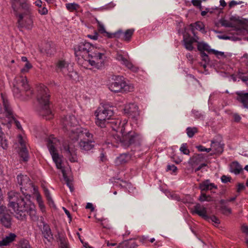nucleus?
I'll return each mask as SVG.
<instances>
[{"mask_svg": "<svg viewBox=\"0 0 248 248\" xmlns=\"http://www.w3.org/2000/svg\"><path fill=\"white\" fill-rule=\"evenodd\" d=\"M17 181L24 197L17 192H9V207L14 210L15 217L19 220L25 219L27 215L29 214L31 219L36 220L37 217L36 216L35 205L31 201L30 198L31 194L37 192V189L32 184L29 177L26 175H18Z\"/></svg>", "mask_w": 248, "mask_h": 248, "instance_id": "f257e3e1", "label": "nucleus"}, {"mask_svg": "<svg viewBox=\"0 0 248 248\" xmlns=\"http://www.w3.org/2000/svg\"><path fill=\"white\" fill-rule=\"evenodd\" d=\"M75 55L81 56L93 66L100 69L104 65L106 56L103 50L93 46L89 42H80L74 47Z\"/></svg>", "mask_w": 248, "mask_h": 248, "instance_id": "f03ea898", "label": "nucleus"}, {"mask_svg": "<svg viewBox=\"0 0 248 248\" xmlns=\"http://www.w3.org/2000/svg\"><path fill=\"white\" fill-rule=\"evenodd\" d=\"M61 124L65 132H67L71 140H89L93 135L89 131L82 127H76L78 122L73 115H64L62 117Z\"/></svg>", "mask_w": 248, "mask_h": 248, "instance_id": "7ed1b4c3", "label": "nucleus"}, {"mask_svg": "<svg viewBox=\"0 0 248 248\" xmlns=\"http://www.w3.org/2000/svg\"><path fill=\"white\" fill-rule=\"evenodd\" d=\"M48 89L44 85L37 87V99L39 104V113L46 120H50L54 117L50 108V95L48 93Z\"/></svg>", "mask_w": 248, "mask_h": 248, "instance_id": "20e7f679", "label": "nucleus"}, {"mask_svg": "<svg viewBox=\"0 0 248 248\" xmlns=\"http://www.w3.org/2000/svg\"><path fill=\"white\" fill-rule=\"evenodd\" d=\"M14 12L17 19V27L20 30L23 28L30 30L32 28L33 24L30 6L20 9L18 11Z\"/></svg>", "mask_w": 248, "mask_h": 248, "instance_id": "39448f33", "label": "nucleus"}, {"mask_svg": "<svg viewBox=\"0 0 248 248\" xmlns=\"http://www.w3.org/2000/svg\"><path fill=\"white\" fill-rule=\"evenodd\" d=\"M13 91L14 95L17 98L24 95L30 97L32 94V91L25 77H19L15 79Z\"/></svg>", "mask_w": 248, "mask_h": 248, "instance_id": "423d86ee", "label": "nucleus"}, {"mask_svg": "<svg viewBox=\"0 0 248 248\" xmlns=\"http://www.w3.org/2000/svg\"><path fill=\"white\" fill-rule=\"evenodd\" d=\"M95 113L97 117L96 124L101 128L106 127V124L108 122V120L110 119L114 114L111 107L99 108L96 110Z\"/></svg>", "mask_w": 248, "mask_h": 248, "instance_id": "0eeeda50", "label": "nucleus"}, {"mask_svg": "<svg viewBox=\"0 0 248 248\" xmlns=\"http://www.w3.org/2000/svg\"><path fill=\"white\" fill-rule=\"evenodd\" d=\"M95 113L97 117L96 124L101 128L106 127V124L108 122V120L110 119L114 114L111 107L99 108L96 110Z\"/></svg>", "mask_w": 248, "mask_h": 248, "instance_id": "6e6552de", "label": "nucleus"}, {"mask_svg": "<svg viewBox=\"0 0 248 248\" xmlns=\"http://www.w3.org/2000/svg\"><path fill=\"white\" fill-rule=\"evenodd\" d=\"M109 90L113 92H131L133 91V85L127 84L123 79V77H116L114 81L108 86Z\"/></svg>", "mask_w": 248, "mask_h": 248, "instance_id": "1a4fd4ad", "label": "nucleus"}, {"mask_svg": "<svg viewBox=\"0 0 248 248\" xmlns=\"http://www.w3.org/2000/svg\"><path fill=\"white\" fill-rule=\"evenodd\" d=\"M62 151L71 162H77L78 158L76 149L74 142L65 140L62 143Z\"/></svg>", "mask_w": 248, "mask_h": 248, "instance_id": "9d476101", "label": "nucleus"}, {"mask_svg": "<svg viewBox=\"0 0 248 248\" xmlns=\"http://www.w3.org/2000/svg\"><path fill=\"white\" fill-rule=\"evenodd\" d=\"M36 216L37 217V219L36 221H38L37 223L38 226L39 228H41V231L44 237L47 239L48 241H50L53 239V235L49 225L45 222L43 217H41L39 218L38 216L36 215ZM32 220L34 221V220ZM34 221H35V220H34Z\"/></svg>", "mask_w": 248, "mask_h": 248, "instance_id": "9b49d317", "label": "nucleus"}, {"mask_svg": "<svg viewBox=\"0 0 248 248\" xmlns=\"http://www.w3.org/2000/svg\"><path fill=\"white\" fill-rule=\"evenodd\" d=\"M3 103L4 106V111L5 113V116L7 118H8L9 121L8 123H12V121L14 122V123L15 124L16 127L18 129L22 130V127L21 125L19 123V121L16 120V119L15 118L13 111L9 106L8 102L7 100H5L3 99Z\"/></svg>", "mask_w": 248, "mask_h": 248, "instance_id": "f8f14e48", "label": "nucleus"}, {"mask_svg": "<svg viewBox=\"0 0 248 248\" xmlns=\"http://www.w3.org/2000/svg\"><path fill=\"white\" fill-rule=\"evenodd\" d=\"M47 146L49 152L52 155V159L56 164L57 168L59 169H61L62 170H64L62 168L61 160L59 158V155L54 145L53 140H48V142L47 143Z\"/></svg>", "mask_w": 248, "mask_h": 248, "instance_id": "ddd939ff", "label": "nucleus"}, {"mask_svg": "<svg viewBox=\"0 0 248 248\" xmlns=\"http://www.w3.org/2000/svg\"><path fill=\"white\" fill-rule=\"evenodd\" d=\"M138 106L134 103H130L126 105L124 108L125 113L127 114L129 117L133 119H137L140 113Z\"/></svg>", "mask_w": 248, "mask_h": 248, "instance_id": "4468645a", "label": "nucleus"}, {"mask_svg": "<svg viewBox=\"0 0 248 248\" xmlns=\"http://www.w3.org/2000/svg\"><path fill=\"white\" fill-rule=\"evenodd\" d=\"M11 220L9 211L6 208L0 211V222L3 226L9 228L11 225Z\"/></svg>", "mask_w": 248, "mask_h": 248, "instance_id": "2eb2a0df", "label": "nucleus"}, {"mask_svg": "<svg viewBox=\"0 0 248 248\" xmlns=\"http://www.w3.org/2000/svg\"><path fill=\"white\" fill-rule=\"evenodd\" d=\"M97 29L99 32L102 34H105L104 35L108 38H112L113 37L120 38L121 35L122 33V31L120 30L114 33H110L106 31L104 25L98 20H97Z\"/></svg>", "mask_w": 248, "mask_h": 248, "instance_id": "dca6fc26", "label": "nucleus"}, {"mask_svg": "<svg viewBox=\"0 0 248 248\" xmlns=\"http://www.w3.org/2000/svg\"><path fill=\"white\" fill-rule=\"evenodd\" d=\"M124 126L123 124L121 130L124 140H139L142 138L140 134L135 131L125 132Z\"/></svg>", "mask_w": 248, "mask_h": 248, "instance_id": "f3484780", "label": "nucleus"}, {"mask_svg": "<svg viewBox=\"0 0 248 248\" xmlns=\"http://www.w3.org/2000/svg\"><path fill=\"white\" fill-rule=\"evenodd\" d=\"M117 60L122 62V63L131 71L133 72H137L138 71L139 68L135 65H133L131 62L125 58L123 55L118 54L117 55Z\"/></svg>", "mask_w": 248, "mask_h": 248, "instance_id": "a211bd4d", "label": "nucleus"}, {"mask_svg": "<svg viewBox=\"0 0 248 248\" xmlns=\"http://www.w3.org/2000/svg\"><path fill=\"white\" fill-rule=\"evenodd\" d=\"M12 7L14 11L30 6L27 0H11Z\"/></svg>", "mask_w": 248, "mask_h": 248, "instance_id": "6ab92c4d", "label": "nucleus"}, {"mask_svg": "<svg viewBox=\"0 0 248 248\" xmlns=\"http://www.w3.org/2000/svg\"><path fill=\"white\" fill-rule=\"evenodd\" d=\"M183 42L185 48L189 51H191L194 48L192 44L194 42H198V40L191 37L189 34H186L184 35Z\"/></svg>", "mask_w": 248, "mask_h": 248, "instance_id": "aec40b11", "label": "nucleus"}, {"mask_svg": "<svg viewBox=\"0 0 248 248\" xmlns=\"http://www.w3.org/2000/svg\"><path fill=\"white\" fill-rule=\"evenodd\" d=\"M20 151L19 155L24 161H27L29 159L28 151L26 146L25 140H19Z\"/></svg>", "mask_w": 248, "mask_h": 248, "instance_id": "412c9836", "label": "nucleus"}, {"mask_svg": "<svg viewBox=\"0 0 248 248\" xmlns=\"http://www.w3.org/2000/svg\"><path fill=\"white\" fill-rule=\"evenodd\" d=\"M69 68V64L64 60H59L56 63V71L58 72H62L63 75L67 74V72H68Z\"/></svg>", "mask_w": 248, "mask_h": 248, "instance_id": "4be33fe9", "label": "nucleus"}, {"mask_svg": "<svg viewBox=\"0 0 248 248\" xmlns=\"http://www.w3.org/2000/svg\"><path fill=\"white\" fill-rule=\"evenodd\" d=\"M236 94L237 100L242 104L244 108H248V93L238 92Z\"/></svg>", "mask_w": 248, "mask_h": 248, "instance_id": "5701e85b", "label": "nucleus"}, {"mask_svg": "<svg viewBox=\"0 0 248 248\" xmlns=\"http://www.w3.org/2000/svg\"><path fill=\"white\" fill-rule=\"evenodd\" d=\"M204 160V155L203 154H197L191 157L188 163L189 165L192 166H195L202 164Z\"/></svg>", "mask_w": 248, "mask_h": 248, "instance_id": "b1692460", "label": "nucleus"}, {"mask_svg": "<svg viewBox=\"0 0 248 248\" xmlns=\"http://www.w3.org/2000/svg\"><path fill=\"white\" fill-rule=\"evenodd\" d=\"M16 237V235L14 233H9L0 241V247L9 245L10 243L15 240Z\"/></svg>", "mask_w": 248, "mask_h": 248, "instance_id": "393cba45", "label": "nucleus"}, {"mask_svg": "<svg viewBox=\"0 0 248 248\" xmlns=\"http://www.w3.org/2000/svg\"><path fill=\"white\" fill-rule=\"evenodd\" d=\"M213 188H217V187L214 184L210 183L209 180L204 181L199 185V188L201 189V192L212 190Z\"/></svg>", "mask_w": 248, "mask_h": 248, "instance_id": "a878e982", "label": "nucleus"}, {"mask_svg": "<svg viewBox=\"0 0 248 248\" xmlns=\"http://www.w3.org/2000/svg\"><path fill=\"white\" fill-rule=\"evenodd\" d=\"M94 140H80L79 145L82 150L88 151L94 146Z\"/></svg>", "mask_w": 248, "mask_h": 248, "instance_id": "bb28decb", "label": "nucleus"}, {"mask_svg": "<svg viewBox=\"0 0 248 248\" xmlns=\"http://www.w3.org/2000/svg\"><path fill=\"white\" fill-rule=\"evenodd\" d=\"M57 239L60 248H69L67 240L63 235L58 233Z\"/></svg>", "mask_w": 248, "mask_h": 248, "instance_id": "cd10ccee", "label": "nucleus"}, {"mask_svg": "<svg viewBox=\"0 0 248 248\" xmlns=\"http://www.w3.org/2000/svg\"><path fill=\"white\" fill-rule=\"evenodd\" d=\"M129 159L130 157L128 154H122L116 158L115 163L116 165L119 166L126 163L128 162Z\"/></svg>", "mask_w": 248, "mask_h": 248, "instance_id": "c85d7f7f", "label": "nucleus"}, {"mask_svg": "<svg viewBox=\"0 0 248 248\" xmlns=\"http://www.w3.org/2000/svg\"><path fill=\"white\" fill-rule=\"evenodd\" d=\"M134 30L133 29H128L122 33L121 35V38L122 40L126 41L129 42L131 40V37L134 33Z\"/></svg>", "mask_w": 248, "mask_h": 248, "instance_id": "c756f323", "label": "nucleus"}, {"mask_svg": "<svg viewBox=\"0 0 248 248\" xmlns=\"http://www.w3.org/2000/svg\"><path fill=\"white\" fill-rule=\"evenodd\" d=\"M204 24L202 22H197L195 24H191L190 25V30L194 35H195V30H199L202 32H205Z\"/></svg>", "mask_w": 248, "mask_h": 248, "instance_id": "7c9ffc66", "label": "nucleus"}, {"mask_svg": "<svg viewBox=\"0 0 248 248\" xmlns=\"http://www.w3.org/2000/svg\"><path fill=\"white\" fill-rule=\"evenodd\" d=\"M197 48L198 50L200 52L207 51L208 53H211L212 49L210 48V46L206 43L203 42H197Z\"/></svg>", "mask_w": 248, "mask_h": 248, "instance_id": "2f4dec72", "label": "nucleus"}, {"mask_svg": "<svg viewBox=\"0 0 248 248\" xmlns=\"http://www.w3.org/2000/svg\"><path fill=\"white\" fill-rule=\"evenodd\" d=\"M121 124V121L119 120H112L110 122H108L106 124V127H110L113 130L116 131L119 129Z\"/></svg>", "mask_w": 248, "mask_h": 248, "instance_id": "473e14b6", "label": "nucleus"}, {"mask_svg": "<svg viewBox=\"0 0 248 248\" xmlns=\"http://www.w3.org/2000/svg\"><path fill=\"white\" fill-rule=\"evenodd\" d=\"M242 167L237 162H233L230 165V170L235 174H238L242 170Z\"/></svg>", "mask_w": 248, "mask_h": 248, "instance_id": "72a5a7b5", "label": "nucleus"}, {"mask_svg": "<svg viewBox=\"0 0 248 248\" xmlns=\"http://www.w3.org/2000/svg\"><path fill=\"white\" fill-rule=\"evenodd\" d=\"M223 144H221L218 140H212L211 147L217 152L221 153L223 151Z\"/></svg>", "mask_w": 248, "mask_h": 248, "instance_id": "f704fd0d", "label": "nucleus"}, {"mask_svg": "<svg viewBox=\"0 0 248 248\" xmlns=\"http://www.w3.org/2000/svg\"><path fill=\"white\" fill-rule=\"evenodd\" d=\"M17 248H32L29 242L26 239L21 240L18 245Z\"/></svg>", "mask_w": 248, "mask_h": 248, "instance_id": "c9c22d12", "label": "nucleus"}, {"mask_svg": "<svg viewBox=\"0 0 248 248\" xmlns=\"http://www.w3.org/2000/svg\"><path fill=\"white\" fill-rule=\"evenodd\" d=\"M186 133L189 138L193 137L194 135L198 132V128L196 127H188L186 129Z\"/></svg>", "mask_w": 248, "mask_h": 248, "instance_id": "e433bc0d", "label": "nucleus"}, {"mask_svg": "<svg viewBox=\"0 0 248 248\" xmlns=\"http://www.w3.org/2000/svg\"><path fill=\"white\" fill-rule=\"evenodd\" d=\"M67 76V77L71 79L76 80L78 78V75L76 71L73 70V68H69L67 74H64Z\"/></svg>", "mask_w": 248, "mask_h": 248, "instance_id": "4c0bfd02", "label": "nucleus"}, {"mask_svg": "<svg viewBox=\"0 0 248 248\" xmlns=\"http://www.w3.org/2000/svg\"><path fill=\"white\" fill-rule=\"evenodd\" d=\"M62 173L63 175V177L64 181L67 184V186L69 187V189L71 192L73 191V186H72V184L70 180V179L67 176L65 171L64 170H62Z\"/></svg>", "mask_w": 248, "mask_h": 248, "instance_id": "58836bf2", "label": "nucleus"}, {"mask_svg": "<svg viewBox=\"0 0 248 248\" xmlns=\"http://www.w3.org/2000/svg\"><path fill=\"white\" fill-rule=\"evenodd\" d=\"M66 7L71 12L77 10L79 8V5L75 3H67L66 4Z\"/></svg>", "mask_w": 248, "mask_h": 248, "instance_id": "ea45409f", "label": "nucleus"}, {"mask_svg": "<svg viewBox=\"0 0 248 248\" xmlns=\"http://www.w3.org/2000/svg\"><path fill=\"white\" fill-rule=\"evenodd\" d=\"M132 239L124 241L125 246L128 248H137L138 245L135 242H130Z\"/></svg>", "mask_w": 248, "mask_h": 248, "instance_id": "a19ab883", "label": "nucleus"}, {"mask_svg": "<svg viewBox=\"0 0 248 248\" xmlns=\"http://www.w3.org/2000/svg\"><path fill=\"white\" fill-rule=\"evenodd\" d=\"M192 113L194 115V117L196 119H199L200 120H203V114L200 112L198 110L193 109L192 111Z\"/></svg>", "mask_w": 248, "mask_h": 248, "instance_id": "79ce46f5", "label": "nucleus"}, {"mask_svg": "<svg viewBox=\"0 0 248 248\" xmlns=\"http://www.w3.org/2000/svg\"><path fill=\"white\" fill-rule=\"evenodd\" d=\"M205 220L209 222L211 221L214 222L216 224H218L220 223L219 219L215 216H212L211 217L207 216V218H206Z\"/></svg>", "mask_w": 248, "mask_h": 248, "instance_id": "37998d69", "label": "nucleus"}, {"mask_svg": "<svg viewBox=\"0 0 248 248\" xmlns=\"http://www.w3.org/2000/svg\"><path fill=\"white\" fill-rule=\"evenodd\" d=\"M44 191L45 196H46L48 202H49V204H50L51 203L53 204V202L52 199L50 196V194L49 190L46 188L44 187Z\"/></svg>", "mask_w": 248, "mask_h": 248, "instance_id": "c03bdc74", "label": "nucleus"}, {"mask_svg": "<svg viewBox=\"0 0 248 248\" xmlns=\"http://www.w3.org/2000/svg\"><path fill=\"white\" fill-rule=\"evenodd\" d=\"M200 217H202L203 218L205 219L206 218H207V215L206 214V209L205 207L202 208L200 211L196 213Z\"/></svg>", "mask_w": 248, "mask_h": 248, "instance_id": "a18cd8bd", "label": "nucleus"}, {"mask_svg": "<svg viewBox=\"0 0 248 248\" xmlns=\"http://www.w3.org/2000/svg\"><path fill=\"white\" fill-rule=\"evenodd\" d=\"M180 150L185 155H188L190 153L186 144H183L180 148Z\"/></svg>", "mask_w": 248, "mask_h": 248, "instance_id": "49530a36", "label": "nucleus"}, {"mask_svg": "<svg viewBox=\"0 0 248 248\" xmlns=\"http://www.w3.org/2000/svg\"><path fill=\"white\" fill-rule=\"evenodd\" d=\"M119 144L122 147L126 148L132 143V140H119Z\"/></svg>", "mask_w": 248, "mask_h": 248, "instance_id": "de8ad7c7", "label": "nucleus"}, {"mask_svg": "<svg viewBox=\"0 0 248 248\" xmlns=\"http://www.w3.org/2000/svg\"><path fill=\"white\" fill-rule=\"evenodd\" d=\"M200 55L202 58V60L205 63L209 62V58L208 55L204 52H200Z\"/></svg>", "mask_w": 248, "mask_h": 248, "instance_id": "09e8293b", "label": "nucleus"}, {"mask_svg": "<svg viewBox=\"0 0 248 248\" xmlns=\"http://www.w3.org/2000/svg\"><path fill=\"white\" fill-rule=\"evenodd\" d=\"M32 65L31 63H30L29 62H27L25 63L24 67L21 70V72H27L28 71L29 69L31 68Z\"/></svg>", "mask_w": 248, "mask_h": 248, "instance_id": "8fccbe9b", "label": "nucleus"}, {"mask_svg": "<svg viewBox=\"0 0 248 248\" xmlns=\"http://www.w3.org/2000/svg\"><path fill=\"white\" fill-rule=\"evenodd\" d=\"M199 200L201 202H204V201L210 202V201H212V200L207 199V195L203 192H201V194L199 198Z\"/></svg>", "mask_w": 248, "mask_h": 248, "instance_id": "3c124183", "label": "nucleus"}, {"mask_svg": "<svg viewBox=\"0 0 248 248\" xmlns=\"http://www.w3.org/2000/svg\"><path fill=\"white\" fill-rule=\"evenodd\" d=\"M197 148L198 151L200 152H206L207 153H209L211 150V149L210 148H206L202 145L198 146H197Z\"/></svg>", "mask_w": 248, "mask_h": 248, "instance_id": "603ef678", "label": "nucleus"}, {"mask_svg": "<svg viewBox=\"0 0 248 248\" xmlns=\"http://www.w3.org/2000/svg\"><path fill=\"white\" fill-rule=\"evenodd\" d=\"M97 219L98 221L101 222V225L103 228H107V229L110 228L109 225H108V224L105 225V223L103 222L104 221H106V220H107L106 218H97Z\"/></svg>", "mask_w": 248, "mask_h": 248, "instance_id": "864d4df0", "label": "nucleus"}, {"mask_svg": "<svg viewBox=\"0 0 248 248\" xmlns=\"http://www.w3.org/2000/svg\"><path fill=\"white\" fill-rule=\"evenodd\" d=\"M243 3L242 1H239L238 2L235 1V0H232L229 3V6L230 8H232V7L237 5V4H240L241 3Z\"/></svg>", "mask_w": 248, "mask_h": 248, "instance_id": "5fc2aeb1", "label": "nucleus"}, {"mask_svg": "<svg viewBox=\"0 0 248 248\" xmlns=\"http://www.w3.org/2000/svg\"><path fill=\"white\" fill-rule=\"evenodd\" d=\"M191 3L196 7L201 8V0H192Z\"/></svg>", "mask_w": 248, "mask_h": 248, "instance_id": "6e6d98bb", "label": "nucleus"}, {"mask_svg": "<svg viewBox=\"0 0 248 248\" xmlns=\"http://www.w3.org/2000/svg\"><path fill=\"white\" fill-rule=\"evenodd\" d=\"M221 24L222 26L225 27H232V24L225 20L221 21Z\"/></svg>", "mask_w": 248, "mask_h": 248, "instance_id": "4d7b16f0", "label": "nucleus"}, {"mask_svg": "<svg viewBox=\"0 0 248 248\" xmlns=\"http://www.w3.org/2000/svg\"><path fill=\"white\" fill-rule=\"evenodd\" d=\"M203 207H204L202 206L199 203H198L194 206L193 213L196 214L198 211H200L201 209H202V208H203Z\"/></svg>", "mask_w": 248, "mask_h": 248, "instance_id": "13d9d810", "label": "nucleus"}, {"mask_svg": "<svg viewBox=\"0 0 248 248\" xmlns=\"http://www.w3.org/2000/svg\"><path fill=\"white\" fill-rule=\"evenodd\" d=\"M221 180L223 183H226L230 181L231 177L224 175L221 176Z\"/></svg>", "mask_w": 248, "mask_h": 248, "instance_id": "bf43d9fd", "label": "nucleus"}, {"mask_svg": "<svg viewBox=\"0 0 248 248\" xmlns=\"http://www.w3.org/2000/svg\"><path fill=\"white\" fill-rule=\"evenodd\" d=\"M122 183L120 184V186L121 187L127 188V187H129L131 186V184L126 181L122 180Z\"/></svg>", "mask_w": 248, "mask_h": 248, "instance_id": "052dcab7", "label": "nucleus"}, {"mask_svg": "<svg viewBox=\"0 0 248 248\" xmlns=\"http://www.w3.org/2000/svg\"><path fill=\"white\" fill-rule=\"evenodd\" d=\"M221 210H222L224 214L226 212H228L229 213H231V209L230 208H228L225 205H221Z\"/></svg>", "mask_w": 248, "mask_h": 248, "instance_id": "680f3d73", "label": "nucleus"}, {"mask_svg": "<svg viewBox=\"0 0 248 248\" xmlns=\"http://www.w3.org/2000/svg\"><path fill=\"white\" fill-rule=\"evenodd\" d=\"M211 50L212 53H213V54H215L217 56H224V53L223 52L218 51L217 50H216L213 49Z\"/></svg>", "mask_w": 248, "mask_h": 248, "instance_id": "e2e57ef3", "label": "nucleus"}, {"mask_svg": "<svg viewBox=\"0 0 248 248\" xmlns=\"http://www.w3.org/2000/svg\"><path fill=\"white\" fill-rule=\"evenodd\" d=\"M87 37L91 39L96 40L98 39V33L97 31H95L93 35H88Z\"/></svg>", "mask_w": 248, "mask_h": 248, "instance_id": "0e129e2a", "label": "nucleus"}, {"mask_svg": "<svg viewBox=\"0 0 248 248\" xmlns=\"http://www.w3.org/2000/svg\"><path fill=\"white\" fill-rule=\"evenodd\" d=\"M177 167L174 165H168L167 166V170L168 171V170H172L173 172H175L176 170H177Z\"/></svg>", "mask_w": 248, "mask_h": 248, "instance_id": "69168bd1", "label": "nucleus"}, {"mask_svg": "<svg viewBox=\"0 0 248 248\" xmlns=\"http://www.w3.org/2000/svg\"><path fill=\"white\" fill-rule=\"evenodd\" d=\"M241 230L243 232L248 235V226L245 224H243L241 227Z\"/></svg>", "mask_w": 248, "mask_h": 248, "instance_id": "338daca9", "label": "nucleus"}, {"mask_svg": "<svg viewBox=\"0 0 248 248\" xmlns=\"http://www.w3.org/2000/svg\"><path fill=\"white\" fill-rule=\"evenodd\" d=\"M38 11L41 15H46L47 13V10L45 7H41L40 9L38 10Z\"/></svg>", "mask_w": 248, "mask_h": 248, "instance_id": "774afa93", "label": "nucleus"}]
</instances>
